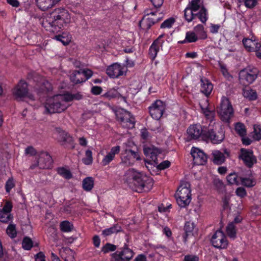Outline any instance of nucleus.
<instances>
[{"instance_id":"f257e3e1","label":"nucleus","mask_w":261,"mask_h":261,"mask_svg":"<svg viewBox=\"0 0 261 261\" xmlns=\"http://www.w3.org/2000/svg\"><path fill=\"white\" fill-rule=\"evenodd\" d=\"M70 19L71 16L67 10L58 8L43 18L42 25L47 31L58 33L70 22Z\"/></svg>"},{"instance_id":"f03ea898","label":"nucleus","mask_w":261,"mask_h":261,"mask_svg":"<svg viewBox=\"0 0 261 261\" xmlns=\"http://www.w3.org/2000/svg\"><path fill=\"white\" fill-rule=\"evenodd\" d=\"M124 179L131 189L138 193L150 191L153 184L151 177L134 168L126 171Z\"/></svg>"},{"instance_id":"7ed1b4c3","label":"nucleus","mask_w":261,"mask_h":261,"mask_svg":"<svg viewBox=\"0 0 261 261\" xmlns=\"http://www.w3.org/2000/svg\"><path fill=\"white\" fill-rule=\"evenodd\" d=\"M190 184L189 182L182 181L176 192L175 196L176 202L180 208H186L190 204L192 200Z\"/></svg>"},{"instance_id":"20e7f679","label":"nucleus","mask_w":261,"mask_h":261,"mask_svg":"<svg viewBox=\"0 0 261 261\" xmlns=\"http://www.w3.org/2000/svg\"><path fill=\"white\" fill-rule=\"evenodd\" d=\"M67 107L61 95H56L47 99L44 105L46 114L60 113L66 110Z\"/></svg>"},{"instance_id":"39448f33","label":"nucleus","mask_w":261,"mask_h":261,"mask_svg":"<svg viewBox=\"0 0 261 261\" xmlns=\"http://www.w3.org/2000/svg\"><path fill=\"white\" fill-rule=\"evenodd\" d=\"M28 79H32L36 83L34 88L40 95L42 94H46L52 90L51 84L35 72L29 73L28 74Z\"/></svg>"},{"instance_id":"423d86ee","label":"nucleus","mask_w":261,"mask_h":261,"mask_svg":"<svg viewBox=\"0 0 261 261\" xmlns=\"http://www.w3.org/2000/svg\"><path fill=\"white\" fill-rule=\"evenodd\" d=\"M203 136L204 141L210 142L215 144L221 143L225 138V134L222 130L217 132L215 130L214 126L210 124L206 126L205 134Z\"/></svg>"},{"instance_id":"0eeeda50","label":"nucleus","mask_w":261,"mask_h":261,"mask_svg":"<svg viewBox=\"0 0 261 261\" xmlns=\"http://www.w3.org/2000/svg\"><path fill=\"white\" fill-rule=\"evenodd\" d=\"M135 254L128 245L125 243L122 247L110 255V261H130Z\"/></svg>"},{"instance_id":"6e6552de","label":"nucleus","mask_w":261,"mask_h":261,"mask_svg":"<svg viewBox=\"0 0 261 261\" xmlns=\"http://www.w3.org/2000/svg\"><path fill=\"white\" fill-rule=\"evenodd\" d=\"M259 70L255 67H247L241 70L239 74L240 83L245 85L252 84L257 79Z\"/></svg>"},{"instance_id":"1a4fd4ad","label":"nucleus","mask_w":261,"mask_h":261,"mask_svg":"<svg viewBox=\"0 0 261 261\" xmlns=\"http://www.w3.org/2000/svg\"><path fill=\"white\" fill-rule=\"evenodd\" d=\"M206 128V125H201L200 124L190 125L187 130L186 141L190 142L199 139L203 141V136L205 134Z\"/></svg>"},{"instance_id":"9d476101","label":"nucleus","mask_w":261,"mask_h":261,"mask_svg":"<svg viewBox=\"0 0 261 261\" xmlns=\"http://www.w3.org/2000/svg\"><path fill=\"white\" fill-rule=\"evenodd\" d=\"M221 120L225 122H229L233 115V110L232 105L227 98L222 100L220 107L217 110Z\"/></svg>"},{"instance_id":"9b49d317","label":"nucleus","mask_w":261,"mask_h":261,"mask_svg":"<svg viewBox=\"0 0 261 261\" xmlns=\"http://www.w3.org/2000/svg\"><path fill=\"white\" fill-rule=\"evenodd\" d=\"M116 116L117 121L120 122L123 127L127 129H132L135 127V118L129 112L127 111L117 112Z\"/></svg>"},{"instance_id":"f8f14e48","label":"nucleus","mask_w":261,"mask_h":261,"mask_svg":"<svg viewBox=\"0 0 261 261\" xmlns=\"http://www.w3.org/2000/svg\"><path fill=\"white\" fill-rule=\"evenodd\" d=\"M93 71L89 69L75 70L72 71L70 76V79L74 84H79L86 82L93 75Z\"/></svg>"},{"instance_id":"ddd939ff","label":"nucleus","mask_w":261,"mask_h":261,"mask_svg":"<svg viewBox=\"0 0 261 261\" xmlns=\"http://www.w3.org/2000/svg\"><path fill=\"white\" fill-rule=\"evenodd\" d=\"M165 109V104L159 99L156 100L148 107L150 115L153 119L156 120H160L162 117Z\"/></svg>"},{"instance_id":"4468645a","label":"nucleus","mask_w":261,"mask_h":261,"mask_svg":"<svg viewBox=\"0 0 261 261\" xmlns=\"http://www.w3.org/2000/svg\"><path fill=\"white\" fill-rule=\"evenodd\" d=\"M145 13L146 15L142 21L146 30L150 29L153 25L159 22L162 19V14L159 13L157 10L155 12L152 10L147 11Z\"/></svg>"},{"instance_id":"2eb2a0df","label":"nucleus","mask_w":261,"mask_h":261,"mask_svg":"<svg viewBox=\"0 0 261 261\" xmlns=\"http://www.w3.org/2000/svg\"><path fill=\"white\" fill-rule=\"evenodd\" d=\"M121 159L120 164L128 167L133 165L137 161L141 160V158L138 152L132 149H125L121 156Z\"/></svg>"},{"instance_id":"dca6fc26","label":"nucleus","mask_w":261,"mask_h":261,"mask_svg":"<svg viewBox=\"0 0 261 261\" xmlns=\"http://www.w3.org/2000/svg\"><path fill=\"white\" fill-rule=\"evenodd\" d=\"M212 245L216 248L226 249L228 242L224 233L221 230H217L211 239Z\"/></svg>"},{"instance_id":"f3484780","label":"nucleus","mask_w":261,"mask_h":261,"mask_svg":"<svg viewBox=\"0 0 261 261\" xmlns=\"http://www.w3.org/2000/svg\"><path fill=\"white\" fill-rule=\"evenodd\" d=\"M239 159L242 160L244 165L249 168H252L257 162L256 158L254 155L253 151L245 148H241L240 150Z\"/></svg>"},{"instance_id":"a211bd4d","label":"nucleus","mask_w":261,"mask_h":261,"mask_svg":"<svg viewBox=\"0 0 261 261\" xmlns=\"http://www.w3.org/2000/svg\"><path fill=\"white\" fill-rule=\"evenodd\" d=\"M15 99L21 100L26 97L29 93L28 85L24 80H20L12 90Z\"/></svg>"},{"instance_id":"6ab92c4d","label":"nucleus","mask_w":261,"mask_h":261,"mask_svg":"<svg viewBox=\"0 0 261 261\" xmlns=\"http://www.w3.org/2000/svg\"><path fill=\"white\" fill-rule=\"evenodd\" d=\"M57 130L59 133L58 141L61 143V145L69 149H74L75 145L72 137L60 128H57Z\"/></svg>"},{"instance_id":"aec40b11","label":"nucleus","mask_w":261,"mask_h":261,"mask_svg":"<svg viewBox=\"0 0 261 261\" xmlns=\"http://www.w3.org/2000/svg\"><path fill=\"white\" fill-rule=\"evenodd\" d=\"M126 70V67L118 63H115L107 68L106 73L111 78H118L123 75Z\"/></svg>"},{"instance_id":"412c9836","label":"nucleus","mask_w":261,"mask_h":261,"mask_svg":"<svg viewBox=\"0 0 261 261\" xmlns=\"http://www.w3.org/2000/svg\"><path fill=\"white\" fill-rule=\"evenodd\" d=\"M191 154L196 165H203L207 162V155L198 148L193 147L191 150Z\"/></svg>"},{"instance_id":"4be33fe9","label":"nucleus","mask_w":261,"mask_h":261,"mask_svg":"<svg viewBox=\"0 0 261 261\" xmlns=\"http://www.w3.org/2000/svg\"><path fill=\"white\" fill-rule=\"evenodd\" d=\"M37 159L40 163V169H48L52 166V158L46 151H41L38 152Z\"/></svg>"},{"instance_id":"5701e85b","label":"nucleus","mask_w":261,"mask_h":261,"mask_svg":"<svg viewBox=\"0 0 261 261\" xmlns=\"http://www.w3.org/2000/svg\"><path fill=\"white\" fill-rule=\"evenodd\" d=\"M200 92L208 97L213 89V84L208 79L203 76L200 78Z\"/></svg>"},{"instance_id":"b1692460","label":"nucleus","mask_w":261,"mask_h":261,"mask_svg":"<svg viewBox=\"0 0 261 261\" xmlns=\"http://www.w3.org/2000/svg\"><path fill=\"white\" fill-rule=\"evenodd\" d=\"M120 147L118 145L112 147L110 151L103 158L101 163L103 166H107L113 161L116 154L120 153Z\"/></svg>"},{"instance_id":"393cba45","label":"nucleus","mask_w":261,"mask_h":261,"mask_svg":"<svg viewBox=\"0 0 261 261\" xmlns=\"http://www.w3.org/2000/svg\"><path fill=\"white\" fill-rule=\"evenodd\" d=\"M121 88L118 87L117 89L115 88L110 89L108 91L102 95V97L107 98L109 100H111L114 98H121L123 101L126 102V97L122 96L120 93Z\"/></svg>"},{"instance_id":"a878e982","label":"nucleus","mask_w":261,"mask_h":261,"mask_svg":"<svg viewBox=\"0 0 261 261\" xmlns=\"http://www.w3.org/2000/svg\"><path fill=\"white\" fill-rule=\"evenodd\" d=\"M143 153L147 158H149L152 161L157 160L158 155L161 153L159 149L153 146H145L143 148Z\"/></svg>"},{"instance_id":"bb28decb","label":"nucleus","mask_w":261,"mask_h":261,"mask_svg":"<svg viewBox=\"0 0 261 261\" xmlns=\"http://www.w3.org/2000/svg\"><path fill=\"white\" fill-rule=\"evenodd\" d=\"M194 227L195 224L194 222L191 221H187L185 223L184 227L185 232L182 236V242L185 245H187V244L188 237L193 236Z\"/></svg>"},{"instance_id":"cd10ccee","label":"nucleus","mask_w":261,"mask_h":261,"mask_svg":"<svg viewBox=\"0 0 261 261\" xmlns=\"http://www.w3.org/2000/svg\"><path fill=\"white\" fill-rule=\"evenodd\" d=\"M61 0H36L37 6L39 9L45 11L51 8Z\"/></svg>"},{"instance_id":"c85d7f7f","label":"nucleus","mask_w":261,"mask_h":261,"mask_svg":"<svg viewBox=\"0 0 261 261\" xmlns=\"http://www.w3.org/2000/svg\"><path fill=\"white\" fill-rule=\"evenodd\" d=\"M206 102L207 103L205 107L200 105L201 112L205 116V118L210 121V124L213 122L215 117V111L214 109H211L210 107L208 101L207 100Z\"/></svg>"},{"instance_id":"c756f323","label":"nucleus","mask_w":261,"mask_h":261,"mask_svg":"<svg viewBox=\"0 0 261 261\" xmlns=\"http://www.w3.org/2000/svg\"><path fill=\"white\" fill-rule=\"evenodd\" d=\"M122 231V228L118 224H115L112 227L106 228L102 230L101 235L104 237L111 236L112 234L117 233Z\"/></svg>"},{"instance_id":"7c9ffc66","label":"nucleus","mask_w":261,"mask_h":261,"mask_svg":"<svg viewBox=\"0 0 261 261\" xmlns=\"http://www.w3.org/2000/svg\"><path fill=\"white\" fill-rule=\"evenodd\" d=\"M162 46V45L157 44L156 42H154L153 41L148 50L149 57L152 61L154 60L159 52L160 47Z\"/></svg>"},{"instance_id":"2f4dec72","label":"nucleus","mask_w":261,"mask_h":261,"mask_svg":"<svg viewBox=\"0 0 261 261\" xmlns=\"http://www.w3.org/2000/svg\"><path fill=\"white\" fill-rule=\"evenodd\" d=\"M213 163L218 165L222 164L225 161V156L223 153L219 150H214L212 152Z\"/></svg>"},{"instance_id":"473e14b6","label":"nucleus","mask_w":261,"mask_h":261,"mask_svg":"<svg viewBox=\"0 0 261 261\" xmlns=\"http://www.w3.org/2000/svg\"><path fill=\"white\" fill-rule=\"evenodd\" d=\"M198 18L203 23H205L208 18V14L206 8L202 6L198 12L195 14V18Z\"/></svg>"},{"instance_id":"72a5a7b5","label":"nucleus","mask_w":261,"mask_h":261,"mask_svg":"<svg viewBox=\"0 0 261 261\" xmlns=\"http://www.w3.org/2000/svg\"><path fill=\"white\" fill-rule=\"evenodd\" d=\"M94 187V179L92 177H87L82 181L83 189L87 192L90 191Z\"/></svg>"},{"instance_id":"f704fd0d","label":"nucleus","mask_w":261,"mask_h":261,"mask_svg":"<svg viewBox=\"0 0 261 261\" xmlns=\"http://www.w3.org/2000/svg\"><path fill=\"white\" fill-rule=\"evenodd\" d=\"M243 96L250 101L255 100L257 98V94L255 90L252 89L243 90Z\"/></svg>"},{"instance_id":"c9c22d12","label":"nucleus","mask_w":261,"mask_h":261,"mask_svg":"<svg viewBox=\"0 0 261 261\" xmlns=\"http://www.w3.org/2000/svg\"><path fill=\"white\" fill-rule=\"evenodd\" d=\"M73 225L67 220L62 221L60 224V230L62 232H68L71 231L73 229Z\"/></svg>"},{"instance_id":"e433bc0d","label":"nucleus","mask_w":261,"mask_h":261,"mask_svg":"<svg viewBox=\"0 0 261 261\" xmlns=\"http://www.w3.org/2000/svg\"><path fill=\"white\" fill-rule=\"evenodd\" d=\"M195 14L196 12L192 11V9L188 6L184 10V17L188 22H191L195 19Z\"/></svg>"},{"instance_id":"4c0bfd02","label":"nucleus","mask_w":261,"mask_h":261,"mask_svg":"<svg viewBox=\"0 0 261 261\" xmlns=\"http://www.w3.org/2000/svg\"><path fill=\"white\" fill-rule=\"evenodd\" d=\"M227 235L232 239L236 238L237 230L235 225L233 223H229L226 228Z\"/></svg>"},{"instance_id":"58836bf2","label":"nucleus","mask_w":261,"mask_h":261,"mask_svg":"<svg viewBox=\"0 0 261 261\" xmlns=\"http://www.w3.org/2000/svg\"><path fill=\"white\" fill-rule=\"evenodd\" d=\"M194 30L199 35L200 39L204 40L207 38V34L203 25L198 24L194 27Z\"/></svg>"},{"instance_id":"ea45409f","label":"nucleus","mask_w":261,"mask_h":261,"mask_svg":"<svg viewBox=\"0 0 261 261\" xmlns=\"http://www.w3.org/2000/svg\"><path fill=\"white\" fill-rule=\"evenodd\" d=\"M117 249V246L116 245L110 243H107L102 247L101 251L103 254H107L110 252L116 251Z\"/></svg>"},{"instance_id":"a19ab883","label":"nucleus","mask_w":261,"mask_h":261,"mask_svg":"<svg viewBox=\"0 0 261 261\" xmlns=\"http://www.w3.org/2000/svg\"><path fill=\"white\" fill-rule=\"evenodd\" d=\"M13 217L11 214L7 213L0 210V222L3 223H8L13 220Z\"/></svg>"},{"instance_id":"79ce46f5","label":"nucleus","mask_w":261,"mask_h":261,"mask_svg":"<svg viewBox=\"0 0 261 261\" xmlns=\"http://www.w3.org/2000/svg\"><path fill=\"white\" fill-rule=\"evenodd\" d=\"M235 130L241 137H244L246 135V129L245 125L241 122H237L235 124Z\"/></svg>"},{"instance_id":"37998d69","label":"nucleus","mask_w":261,"mask_h":261,"mask_svg":"<svg viewBox=\"0 0 261 261\" xmlns=\"http://www.w3.org/2000/svg\"><path fill=\"white\" fill-rule=\"evenodd\" d=\"M33 246V242L29 237L23 238L22 241V247L25 250H30Z\"/></svg>"},{"instance_id":"c03bdc74","label":"nucleus","mask_w":261,"mask_h":261,"mask_svg":"<svg viewBox=\"0 0 261 261\" xmlns=\"http://www.w3.org/2000/svg\"><path fill=\"white\" fill-rule=\"evenodd\" d=\"M58 173L67 179H69L72 177V175L70 170L64 167H59L57 169Z\"/></svg>"},{"instance_id":"a18cd8bd","label":"nucleus","mask_w":261,"mask_h":261,"mask_svg":"<svg viewBox=\"0 0 261 261\" xmlns=\"http://www.w3.org/2000/svg\"><path fill=\"white\" fill-rule=\"evenodd\" d=\"M201 0H192L187 5L192 11L196 12L201 8L200 3Z\"/></svg>"},{"instance_id":"49530a36","label":"nucleus","mask_w":261,"mask_h":261,"mask_svg":"<svg viewBox=\"0 0 261 261\" xmlns=\"http://www.w3.org/2000/svg\"><path fill=\"white\" fill-rule=\"evenodd\" d=\"M6 233L12 239L16 238L17 236L16 225L14 224H10L6 229Z\"/></svg>"},{"instance_id":"de8ad7c7","label":"nucleus","mask_w":261,"mask_h":261,"mask_svg":"<svg viewBox=\"0 0 261 261\" xmlns=\"http://www.w3.org/2000/svg\"><path fill=\"white\" fill-rule=\"evenodd\" d=\"M175 22V19L173 17H170L164 20L161 24L160 28L162 29H170L172 27Z\"/></svg>"},{"instance_id":"09e8293b","label":"nucleus","mask_w":261,"mask_h":261,"mask_svg":"<svg viewBox=\"0 0 261 261\" xmlns=\"http://www.w3.org/2000/svg\"><path fill=\"white\" fill-rule=\"evenodd\" d=\"M227 180L230 185L236 184L238 185L239 184V180H238V176L236 173H231L227 175Z\"/></svg>"},{"instance_id":"8fccbe9b","label":"nucleus","mask_w":261,"mask_h":261,"mask_svg":"<svg viewBox=\"0 0 261 261\" xmlns=\"http://www.w3.org/2000/svg\"><path fill=\"white\" fill-rule=\"evenodd\" d=\"M86 157L82 159L83 163L86 165H91L93 162L92 153L90 150H87L85 152Z\"/></svg>"},{"instance_id":"3c124183","label":"nucleus","mask_w":261,"mask_h":261,"mask_svg":"<svg viewBox=\"0 0 261 261\" xmlns=\"http://www.w3.org/2000/svg\"><path fill=\"white\" fill-rule=\"evenodd\" d=\"M185 38L188 43L195 42L198 40V37L195 32L192 31H188L186 34Z\"/></svg>"},{"instance_id":"603ef678","label":"nucleus","mask_w":261,"mask_h":261,"mask_svg":"<svg viewBox=\"0 0 261 261\" xmlns=\"http://www.w3.org/2000/svg\"><path fill=\"white\" fill-rule=\"evenodd\" d=\"M241 181L243 185L249 188L252 187L256 184L255 180L252 178L247 177L241 178Z\"/></svg>"},{"instance_id":"864d4df0","label":"nucleus","mask_w":261,"mask_h":261,"mask_svg":"<svg viewBox=\"0 0 261 261\" xmlns=\"http://www.w3.org/2000/svg\"><path fill=\"white\" fill-rule=\"evenodd\" d=\"M213 185L215 189L219 192H220L223 191L224 185L223 181L219 178H215L213 181Z\"/></svg>"},{"instance_id":"5fc2aeb1","label":"nucleus","mask_w":261,"mask_h":261,"mask_svg":"<svg viewBox=\"0 0 261 261\" xmlns=\"http://www.w3.org/2000/svg\"><path fill=\"white\" fill-rule=\"evenodd\" d=\"M15 184L13 177H10L7 180L5 184V190L7 193H9L11 190L14 188Z\"/></svg>"},{"instance_id":"6e6d98bb","label":"nucleus","mask_w":261,"mask_h":261,"mask_svg":"<svg viewBox=\"0 0 261 261\" xmlns=\"http://www.w3.org/2000/svg\"><path fill=\"white\" fill-rule=\"evenodd\" d=\"M221 71L223 74V75L228 81H230L232 79L233 76L230 74L228 72L226 66L224 65H220Z\"/></svg>"},{"instance_id":"4d7b16f0","label":"nucleus","mask_w":261,"mask_h":261,"mask_svg":"<svg viewBox=\"0 0 261 261\" xmlns=\"http://www.w3.org/2000/svg\"><path fill=\"white\" fill-rule=\"evenodd\" d=\"M243 44L244 47L248 49V51H251L253 48L251 47V43H253V41L252 39L244 38L242 40Z\"/></svg>"},{"instance_id":"13d9d810","label":"nucleus","mask_w":261,"mask_h":261,"mask_svg":"<svg viewBox=\"0 0 261 261\" xmlns=\"http://www.w3.org/2000/svg\"><path fill=\"white\" fill-rule=\"evenodd\" d=\"M253 138L257 141L261 140V128L258 125H254Z\"/></svg>"},{"instance_id":"bf43d9fd","label":"nucleus","mask_w":261,"mask_h":261,"mask_svg":"<svg viewBox=\"0 0 261 261\" xmlns=\"http://www.w3.org/2000/svg\"><path fill=\"white\" fill-rule=\"evenodd\" d=\"M24 153L25 155H29L31 156L35 155L38 156V154L36 149L32 146H29L25 148L24 150Z\"/></svg>"},{"instance_id":"052dcab7","label":"nucleus","mask_w":261,"mask_h":261,"mask_svg":"<svg viewBox=\"0 0 261 261\" xmlns=\"http://www.w3.org/2000/svg\"><path fill=\"white\" fill-rule=\"evenodd\" d=\"M245 6L248 9H252L257 4V0H244L243 1Z\"/></svg>"},{"instance_id":"680f3d73","label":"nucleus","mask_w":261,"mask_h":261,"mask_svg":"<svg viewBox=\"0 0 261 261\" xmlns=\"http://www.w3.org/2000/svg\"><path fill=\"white\" fill-rule=\"evenodd\" d=\"M13 208V204L12 202L10 201H7L2 208H0V210L6 212L7 213L11 214Z\"/></svg>"},{"instance_id":"e2e57ef3","label":"nucleus","mask_w":261,"mask_h":261,"mask_svg":"<svg viewBox=\"0 0 261 261\" xmlns=\"http://www.w3.org/2000/svg\"><path fill=\"white\" fill-rule=\"evenodd\" d=\"M170 165L171 163L169 161L166 160L159 164L157 166V168L159 170H163L169 168Z\"/></svg>"},{"instance_id":"0e129e2a","label":"nucleus","mask_w":261,"mask_h":261,"mask_svg":"<svg viewBox=\"0 0 261 261\" xmlns=\"http://www.w3.org/2000/svg\"><path fill=\"white\" fill-rule=\"evenodd\" d=\"M184 261H199V257L197 255L188 254L184 256Z\"/></svg>"},{"instance_id":"69168bd1","label":"nucleus","mask_w":261,"mask_h":261,"mask_svg":"<svg viewBox=\"0 0 261 261\" xmlns=\"http://www.w3.org/2000/svg\"><path fill=\"white\" fill-rule=\"evenodd\" d=\"M102 89L101 87L94 86L91 89V93L94 95H98L101 93Z\"/></svg>"},{"instance_id":"338daca9","label":"nucleus","mask_w":261,"mask_h":261,"mask_svg":"<svg viewBox=\"0 0 261 261\" xmlns=\"http://www.w3.org/2000/svg\"><path fill=\"white\" fill-rule=\"evenodd\" d=\"M236 195L241 198L244 197L246 194V191L245 189L243 187H239L236 189Z\"/></svg>"},{"instance_id":"774afa93","label":"nucleus","mask_w":261,"mask_h":261,"mask_svg":"<svg viewBox=\"0 0 261 261\" xmlns=\"http://www.w3.org/2000/svg\"><path fill=\"white\" fill-rule=\"evenodd\" d=\"M152 5L156 9L161 8L164 3V0H149Z\"/></svg>"}]
</instances>
